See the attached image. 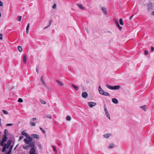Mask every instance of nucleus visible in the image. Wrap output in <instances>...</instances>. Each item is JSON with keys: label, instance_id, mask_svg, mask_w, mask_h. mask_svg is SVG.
Returning a JSON list of instances; mask_svg holds the SVG:
<instances>
[{"label": "nucleus", "instance_id": "423d86ee", "mask_svg": "<svg viewBox=\"0 0 154 154\" xmlns=\"http://www.w3.org/2000/svg\"><path fill=\"white\" fill-rule=\"evenodd\" d=\"M29 154H38L36 152V150L33 147L30 150Z\"/></svg>", "mask_w": 154, "mask_h": 154}, {"label": "nucleus", "instance_id": "f704fd0d", "mask_svg": "<svg viewBox=\"0 0 154 154\" xmlns=\"http://www.w3.org/2000/svg\"><path fill=\"white\" fill-rule=\"evenodd\" d=\"M3 112L4 114L8 115V112L6 110H3Z\"/></svg>", "mask_w": 154, "mask_h": 154}, {"label": "nucleus", "instance_id": "f257e3e1", "mask_svg": "<svg viewBox=\"0 0 154 154\" xmlns=\"http://www.w3.org/2000/svg\"><path fill=\"white\" fill-rule=\"evenodd\" d=\"M7 139V137L6 136H4L2 138V140H0V145L1 146H3L2 149V151L3 152H4L6 149H8L10 145L12 143V141L11 140H9L8 141L7 143H4L6 142Z\"/></svg>", "mask_w": 154, "mask_h": 154}, {"label": "nucleus", "instance_id": "4c0bfd02", "mask_svg": "<svg viewBox=\"0 0 154 154\" xmlns=\"http://www.w3.org/2000/svg\"><path fill=\"white\" fill-rule=\"evenodd\" d=\"M148 54V51L146 50H145L144 51V54L145 55H147Z\"/></svg>", "mask_w": 154, "mask_h": 154}, {"label": "nucleus", "instance_id": "c85d7f7f", "mask_svg": "<svg viewBox=\"0 0 154 154\" xmlns=\"http://www.w3.org/2000/svg\"><path fill=\"white\" fill-rule=\"evenodd\" d=\"M52 146V147H53V149L54 150V151L55 154H57V149H56V147L54 146Z\"/></svg>", "mask_w": 154, "mask_h": 154}, {"label": "nucleus", "instance_id": "a19ab883", "mask_svg": "<svg viewBox=\"0 0 154 154\" xmlns=\"http://www.w3.org/2000/svg\"><path fill=\"white\" fill-rule=\"evenodd\" d=\"M13 125V124H6V126H10Z\"/></svg>", "mask_w": 154, "mask_h": 154}, {"label": "nucleus", "instance_id": "6e6552de", "mask_svg": "<svg viewBox=\"0 0 154 154\" xmlns=\"http://www.w3.org/2000/svg\"><path fill=\"white\" fill-rule=\"evenodd\" d=\"M21 134L25 136L27 138H29L30 137V136L29 134L28 133L25 132V131H22L21 132Z\"/></svg>", "mask_w": 154, "mask_h": 154}, {"label": "nucleus", "instance_id": "ea45409f", "mask_svg": "<svg viewBox=\"0 0 154 154\" xmlns=\"http://www.w3.org/2000/svg\"><path fill=\"white\" fill-rule=\"evenodd\" d=\"M3 39V35L1 33L0 34V39L1 40H2Z\"/></svg>", "mask_w": 154, "mask_h": 154}, {"label": "nucleus", "instance_id": "39448f33", "mask_svg": "<svg viewBox=\"0 0 154 154\" xmlns=\"http://www.w3.org/2000/svg\"><path fill=\"white\" fill-rule=\"evenodd\" d=\"M97 103L95 102H90L88 103V105L90 108H92L93 106L96 105Z\"/></svg>", "mask_w": 154, "mask_h": 154}, {"label": "nucleus", "instance_id": "4468645a", "mask_svg": "<svg viewBox=\"0 0 154 154\" xmlns=\"http://www.w3.org/2000/svg\"><path fill=\"white\" fill-rule=\"evenodd\" d=\"M23 60L24 63H26V62L27 58L25 55H23Z\"/></svg>", "mask_w": 154, "mask_h": 154}, {"label": "nucleus", "instance_id": "3c124183", "mask_svg": "<svg viewBox=\"0 0 154 154\" xmlns=\"http://www.w3.org/2000/svg\"><path fill=\"white\" fill-rule=\"evenodd\" d=\"M152 15H154V11L152 12Z\"/></svg>", "mask_w": 154, "mask_h": 154}, {"label": "nucleus", "instance_id": "58836bf2", "mask_svg": "<svg viewBox=\"0 0 154 154\" xmlns=\"http://www.w3.org/2000/svg\"><path fill=\"white\" fill-rule=\"evenodd\" d=\"M40 130L42 131V132L44 133H45V131L42 129V128H41V127H40Z\"/></svg>", "mask_w": 154, "mask_h": 154}, {"label": "nucleus", "instance_id": "c9c22d12", "mask_svg": "<svg viewBox=\"0 0 154 154\" xmlns=\"http://www.w3.org/2000/svg\"><path fill=\"white\" fill-rule=\"evenodd\" d=\"M41 102L43 104H46L45 102L43 100H42L41 101Z\"/></svg>", "mask_w": 154, "mask_h": 154}, {"label": "nucleus", "instance_id": "b1692460", "mask_svg": "<svg viewBox=\"0 0 154 154\" xmlns=\"http://www.w3.org/2000/svg\"><path fill=\"white\" fill-rule=\"evenodd\" d=\"M114 144H111L109 145L108 147L109 149H112L114 147Z\"/></svg>", "mask_w": 154, "mask_h": 154}, {"label": "nucleus", "instance_id": "aec40b11", "mask_svg": "<svg viewBox=\"0 0 154 154\" xmlns=\"http://www.w3.org/2000/svg\"><path fill=\"white\" fill-rule=\"evenodd\" d=\"M57 82L60 86H62L63 85V83L61 82L58 80H57Z\"/></svg>", "mask_w": 154, "mask_h": 154}, {"label": "nucleus", "instance_id": "dca6fc26", "mask_svg": "<svg viewBox=\"0 0 154 154\" xmlns=\"http://www.w3.org/2000/svg\"><path fill=\"white\" fill-rule=\"evenodd\" d=\"M71 86L72 87L74 88L76 91H77L79 89L78 87L77 86H75L73 84H71Z\"/></svg>", "mask_w": 154, "mask_h": 154}, {"label": "nucleus", "instance_id": "4be33fe9", "mask_svg": "<svg viewBox=\"0 0 154 154\" xmlns=\"http://www.w3.org/2000/svg\"><path fill=\"white\" fill-rule=\"evenodd\" d=\"M32 136L33 138H38L39 137L38 135L37 134H34L32 135Z\"/></svg>", "mask_w": 154, "mask_h": 154}, {"label": "nucleus", "instance_id": "c756f323", "mask_svg": "<svg viewBox=\"0 0 154 154\" xmlns=\"http://www.w3.org/2000/svg\"><path fill=\"white\" fill-rule=\"evenodd\" d=\"M66 119L68 121H69L71 120V117L69 116H68L66 118Z\"/></svg>", "mask_w": 154, "mask_h": 154}, {"label": "nucleus", "instance_id": "a211bd4d", "mask_svg": "<svg viewBox=\"0 0 154 154\" xmlns=\"http://www.w3.org/2000/svg\"><path fill=\"white\" fill-rule=\"evenodd\" d=\"M17 49L20 52H21L22 51V48L21 46H18L17 47Z\"/></svg>", "mask_w": 154, "mask_h": 154}, {"label": "nucleus", "instance_id": "f3484780", "mask_svg": "<svg viewBox=\"0 0 154 154\" xmlns=\"http://www.w3.org/2000/svg\"><path fill=\"white\" fill-rule=\"evenodd\" d=\"M105 113L106 114V116L108 118V119L109 120H110V119H111L110 116V115L109 113V112H107V113Z\"/></svg>", "mask_w": 154, "mask_h": 154}, {"label": "nucleus", "instance_id": "c03bdc74", "mask_svg": "<svg viewBox=\"0 0 154 154\" xmlns=\"http://www.w3.org/2000/svg\"><path fill=\"white\" fill-rule=\"evenodd\" d=\"M154 50V48L152 47H151V51L152 52Z\"/></svg>", "mask_w": 154, "mask_h": 154}, {"label": "nucleus", "instance_id": "ddd939ff", "mask_svg": "<svg viewBox=\"0 0 154 154\" xmlns=\"http://www.w3.org/2000/svg\"><path fill=\"white\" fill-rule=\"evenodd\" d=\"M29 26H30V23H28L27 26L26 28V33H27V34H28L29 33Z\"/></svg>", "mask_w": 154, "mask_h": 154}, {"label": "nucleus", "instance_id": "f03ea898", "mask_svg": "<svg viewBox=\"0 0 154 154\" xmlns=\"http://www.w3.org/2000/svg\"><path fill=\"white\" fill-rule=\"evenodd\" d=\"M98 91L99 93L102 95H104L106 96H109V93L106 92L100 86L98 88Z\"/></svg>", "mask_w": 154, "mask_h": 154}, {"label": "nucleus", "instance_id": "e433bc0d", "mask_svg": "<svg viewBox=\"0 0 154 154\" xmlns=\"http://www.w3.org/2000/svg\"><path fill=\"white\" fill-rule=\"evenodd\" d=\"M117 26L120 30H121L122 29V27L119 24Z\"/></svg>", "mask_w": 154, "mask_h": 154}, {"label": "nucleus", "instance_id": "de8ad7c7", "mask_svg": "<svg viewBox=\"0 0 154 154\" xmlns=\"http://www.w3.org/2000/svg\"><path fill=\"white\" fill-rule=\"evenodd\" d=\"M11 150H9L8 152L6 153V154H11Z\"/></svg>", "mask_w": 154, "mask_h": 154}, {"label": "nucleus", "instance_id": "a18cd8bd", "mask_svg": "<svg viewBox=\"0 0 154 154\" xmlns=\"http://www.w3.org/2000/svg\"><path fill=\"white\" fill-rule=\"evenodd\" d=\"M23 138V136H20L19 137V140H21Z\"/></svg>", "mask_w": 154, "mask_h": 154}, {"label": "nucleus", "instance_id": "9b49d317", "mask_svg": "<svg viewBox=\"0 0 154 154\" xmlns=\"http://www.w3.org/2000/svg\"><path fill=\"white\" fill-rule=\"evenodd\" d=\"M24 141L25 143H26V144H30L31 143H31V141L28 139H24Z\"/></svg>", "mask_w": 154, "mask_h": 154}, {"label": "nucleus", "instance_id": "09e8293b", "mask_svg": "<svg viewBox=\"0 0 154 154\" xmlns=\"http://www.w3.org/2000/svg\"><path fill=\"white\" fill-rule=\"evenodd\" d=\"M134 16V15H133L130 18V20H131L132 18L133 17V16Z\"/></svg>", "mask_w": 154, "mask_h": 154}, {"label": "nucleus", "instance_id": "20e7f679", "mask_svg": "<svg viewBox=\"0 0 154 154\" xmlns=\"http://www.w3.org/2000/svg\"><path fill=\"white\" fill-rule=\"evenodd\" d=\"M34 146V144L33 143H31L30 144H27L24 145L23 146V148L25 149H27L31 147H33Z\"/></svg>", "mask_w": 154, "mask_h": 154}, {"label": "nucleus", "instance_id": "8fccbe9b", "mask_svg": "<svg viewBox=\"0 0 154 154\" xmlns=\"http://www.w3.org/2000/svg\"><path fill=\"white\" fill-rule=\"evenodd\" d=\"M36 71L37 73H38L39 70L38 69H36Z\"/></svg>", "mask_w": 154, "mask_h": 154}, {"label": "nucleus", "instance_id": "1a4fd4ad", "mask_svg": "<svg viewBox=\"0 0 154 154\" xmlns=\"http://www.w3.org/2000/svg\"><path fill=\"white\" fill-rule=\"evenodd\" d=\"M76 5L81 10H84L85 8L83 7L82 4H77Z\"/></svg>", "mask_w": 154, "mask_h": 154}, {"label": "nucleus", "instance_id": "864d4df0", "mask_svg": "<svg viewBox=\"0 0 154 154\" xmlns=\"http://www.w3.org/2000/svg\"><path fill=\"white\" fill-rule=\"evenodd\" d=\"M87 154H88L87 153Z\"/></svg>", "mask_w": 154, "mask_h": 154}, {"label": "nucleus", "instance_id": "412c9836", "mask_svg": "<svg viewBox=\"0 0 154 154\" xmlns=\"http://www.w3.org/2000/svg\"><path fill=\"white\" fill-rule=\"evenodd\" d=\"M30 124L32 126H34L35 125V123L33 122L31 120L30 121Z\"/></svg>", "mask_w": 154, "mask_h": 154}, {"label": "nucleus", "instance_id": "a878e982", "mask_svg": "<svg viewBox=\"0 0 154 154\" xmlns=\"http://www.w3.org/2000/svg\"><path fill=\"white\" fill-rule=\"evenodd\" d=\"M141 108L142 109H143V110H144L145 111H146V106L144 105V106H141Z\"/></svg>", "mask_w": 154, "mask_h": 154}, {"label": "nucleus", "instance_id": "7ed1b4c3", "mask_svg": "<svg viewBox=\"0 0 154 154\" xmlns=\"http://www.w3.org/2000/svg\"><path fill=\"white\" fill-rule=\"evenodd\" d=\"M106 86L109 89L111 90H118L120 88V86L119 85L112 86L108 84H107Z\"/></svg>", "mask_w": 154, "mask_h": 154}, {"label": "nucleus", "instance_id": "79ce46f5", "mask_svg": "<svg viewBox=\"0 0 154 154\" xmlns=\"http://www.w3.org/2000/svg\"><path fill=\"white\" fill-rule=\"evenodd\" d=\"M3 6V3L0 1V6Z\"/></svg>", "mask_w": 154, "mask_h": 154}, {"label": "nucleus", "instance_id": "2f4dec72", "mask_svg": "<svg viewBox=\"0 0 154 154\" xmlns=\"http://www.w3.org/2000/svg\"><path fill=\"white\" fill-rule=\"evenodd\" d=\"M57 5L56 4H54L52 7V8L53 9H55L56 8Z\"/></svg>", "mask_w": 154, "mask_h": 154}, {"label": "nucleus", "instance_id": "9d476101", "mask_svg": "<svg viewBox=\"0 0 154 154\" xmlns=\"http://www.w3.org/2000/svg\"><path fill=\"white\" fill-rule=\"evenodd\" d=\"M88 95L87 93L85 92H83L82 94V97L84 98H86L87 97Z\"/></svg>", "mask_w": 154, "mask_h": 154}, {"label": "nucleus", "instance_id": "37998d69", "mask_svg": "<svg viewBox=\"0 0 154 154\" xmlns=\"http://www.w3.org/2000/svg\"><path fill=\"white\" fill-rule=\"evenodd\" d=\"M36 119H37L36 118H35V117H34V118H33L32 119V121H34L36 120Z\"/></svg>", "mask_w": 154, "mask_h": 154}, {"label": "nucleus", "instance_id": "49530a36", "mask_svg": "<svg viewBox=\"0 0 154 154\" xmlns=\"http://www.w3.org/2000/svg\"><path fill=\"white\" fill-rule=\"evenodd\" d=\"M51 21H50V22H49V25H48V26H47V27H46V28H47L48 27H49V26H50L51 25Z\"/></svg>", "mask_w": 154, "mask_h": 154}, {"label": "nucleus", "instance_id": "7c9ffc66", "mask_svg": "<svg viewBox=\"0 0 154 154\" xmlns=\"http://www.w3.org/2000/svg\"><path fill=\"white\" fill-rule=\"evenodd\" d=\"M114 22H115V24L117 26L119 24L118 22L117 21V20L116 19H115L114 20Z\"/></svg>", "mask_w": 154, "mask_h": 154}, {"label": "nucleus", "instance_id": "473e14b6", "mask_svg": "<svg viewBox=\"0 0 154 154\" xmlns=\"http://www.w3.org/2000/svg\"><path fill=\"white\" fill-rule=\"evenodd\" d=\"M22 19V16H18V21H20Z\"/></svg>", "mask_w": 154, "mask_h": 154}, {"label": "nucleus", "instance_id": "5701e85b", "mask_svg": "<svg viewBox=\"0 0 154 154\" xmlns=\"http://www.w3.org/2000/svg\"><path fill=\"white\" fill-rule=\"evenodd\" d=\"M110 136V134H106L104 135V137L106 138H108Z\"/></svg>", "mask_w": 154, "mask_h": 154}, {"label": "nucleus", "instance_id": "0eeeda50", "mask_svg": "<svg viewBox=\"0 0 154 154\" xmlns=\"http://www.w3.org/2000/svg\"><path fill=\"white\" fill-rule=\"evenodd\" d=\"M100 9L103 11V13L105 15H106L107 13V10L105 8L101 7H100Z\"/></svg>", "mask_w": 154, "mask_h": 154}, {"label": "nucleus", "instance_id": "bb28decb", "mask_svg": "<svg viewBox=\"0 0 154 154\" xmlns=\"http://www.w3.org/2000/svg\"><path fill=\"white\" fill-rule=\"evenodd\" d=\"M40 80H41V82L42 83H43L44 85H45V83L44 81L43 80V77H41V79H40Z\"/></svg>", "mask_w": 154, "mask_h": 154}, {"label": "nucleus", "instance_id": "603ef678", "mask_svg": "<svg viewBox=\"0 0 154 154\" xmlns=\"http://www.w3.org/2000/svg\"><path fill=\"white\" fill-rule=\"evenodd\" d=\"M17 147V146H16V147H15V149H16V147Z\"/></svg>", "mask_w": 154, "mask_h": 154}, {"label": "nucleus", "instance_id": "72a5a7b5", "mask_svg": "<svg viewBox=\"0 0 154 154\" xmlns=\"http://www.w3.org/2000/svg\"><path fill=\"white\" fill-rule=\"evenodd\" d=\"M18 102H19L22 103L23 102V100L21 98H19L18 100Z\"/></svg>", "mask_w": 154, "mask_h": 154}, {"label": "nucleus", "instance_id": "393cba45", "mask_svg": "<svg viewBox=\"0 0 154 154\" xmlns=\"http://www.w3.org/2000/svg\"><path fill=\"white\" fill-rule=\"evenodd\" d=\"M119 23H120V24L121 25H123L124 24H123V20H122V19L120 18L119 19Z\"/></svg>", "mask_w": 154, "mask_h": 154}, {"label": "nucleus", "instance_id": "2eb2a0df", "mask_svg": "<svg viewBox=\"0 0 154 154\" xmlns=\"http://www.w3.org/2000/svg\"><path fill=\"white\" fill-rule=\"evenodd\" d=\"M5 135L4 136H8L9 135V133L8 130L7 129H5L4 131Z\"/></svg>", "mask_w": 154, "mask_h": 154}, {"label": "nucleus", "instance_id": "f8f14e48", "mask_svg": "<svg viewBox=\"0 0 154 154\" xmlns=\"http://www.w3.org/2000/svg\"><path fill=\"white\" fill-rule=\"evenodd\" d=\"M112 101L113 103L116 104H117L119 102L118 100L116 98H113L112 99Z\"/></svg>", "mask_w": 154, "mask_h": 154}, {"label": "nucleus", "instance_id": "cd10ccee", "mask_svg": "<svg viewBox=\"0 0 154 154\" xmlns=\"http://www.w3.org/2000/svg\"><path fill=\"white\" fill-rule=\"evenodd\" d=\"M46 118L49 119H51L52 118L51 116V115L49 114L47 115L46 116Z\"/></svg>", "mask_w": 154, "mask_h": 154}, {"label": "nucleus", "instance_id": "6ab92c4d", "mask_svg": "<svg viewBox=\"0 0 154 154\" xmlns=\"http://www.w3.org/2000/svg\"><path fill=\"white\" fill-rule=\"evenodd\" d=\"M104 109L105 113L108 112V111L107 108L105 104H104Z\"/></svg>", "mask_w": 154, "mask_h": 154}]
</instances>
